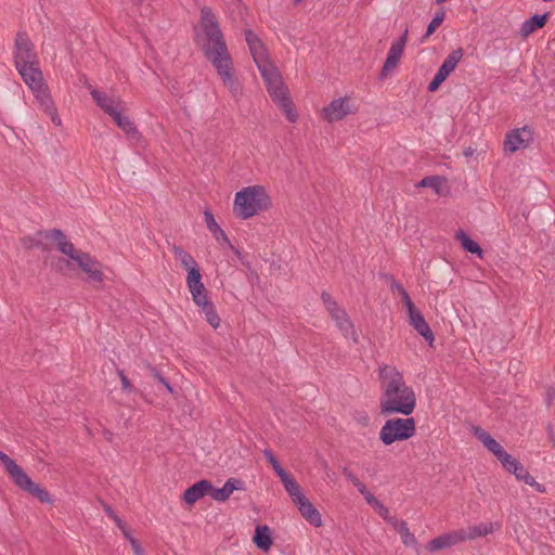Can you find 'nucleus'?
<instances>
[{
	"label": "nucleus",
	"instance_id": "obj_29",
	"mask_svg": "<svg viewBox=\"0 0 555 555\" xmlns=\"http://www.w3.org/2000/svg\"><path fill=\"white\" fill-rule=\"evenodd\" d=\"M90 94L96 105L108 115H111L118 107V104H120V101H116L114 98H111L106 93L96 89L91 90Z\"/></svg>",
	"mask_w": 555,
	"mask_h": 555
},
{
	"label": "nucleus",
	"instance_id": "obj_8",
	"mask_svg": "<svg viewBox=\"0 0 555 555\" xmlns=\"http://www.w3.org/2000/svg\"><path fill=\"white\" fill-rule=\"evenodd\" d=\"M463 55L464 51L462 48H457L448 54L427 87L429 92H435L440 88L442 82L455 69Z\"/></svg>",
	"mask_w": 555,
	"mask_h": 555
},
{
	"label": "nucleus",
	"instance_id": "obj_27",
	"mask_svg": "<svg viewBox=\"0 0 555 555\" xmlns=\"http://www.w3.org/2000/svg\"><path fill=\"white\" fill-rule=\"evenodd\" d=\"M245 40L248 44L254 61L261 60L262 57L267 56L266 48L262 41L251 29L245 30Z\"/></svg>",
	"mask_w": 555,
	"mask_h": 555
},
{
	"label": "nucleus",
	"instance_id": "obj_47",
	"mask_svg": "<svg viewBox=\"0 0 555 555\" xmlns=\"http://www.w3.org/2000/svg\"><path fill=\"white\" fill-rule=\"evenodd\" d=\"M400 295L402 297V301H403L404 306L406 307L409 313L416 309L414 302L411 300V298L405 289H402V293Z\"/></svg>",
	"mask_w": 555,
	"mask_h": 555
},
{
	"label": "nucleus",
	"instance_id": "obj_48",
	"mask_svg": "<svg viewBox=\"0 0 555 555\" xmlns=\"http://www.w3.org/2000/svg\"><path fill=\"white\" fill-rule=\"evenodd\" d=\"M15 461L10 457L7 453L2 452L0 450V465L3 467L4 472L10 468V466L14 463Z\"/></svg>",
	"mask_w": 555,
	"mask_h": 555
},
{
	"label": "nucleus",
	"instance_id": "obj_17",
	"mask_svg": "<svg viewBox=\"0 0 555 555\" xmlns=\"http://www.w3.org/2000/svg\"><path fill=\"white\" fill-rule=\"evenodd\" d=\"M76 263L85 273L88 274V280L90 282L99 284L103 282L101 264L94 258H92L90 254L87 253Z\"/></svg>",
	"mask_w": 555,
	"mask_h": 555
},
{
	"label": "nucleus",
	"instance_id": "obj_51",
	"mask_svg": "<svg viewBox=\"0 0 555 555\" xmlns=\"http://www.w3.org/2000/svg\"><path fill=\"white\" fill-rule=\"evenodd\" d=\"M130 544L132 546L134 555H143L144 550L140 545L139 541L137 539H130Z\"/></svg>",
	"mask_w": 555,
	"mask_h": 555
},
{
	"label": "nucleus",
	"instance_id": "obj_16",
	"mask_svg": "<svg viewBox=\"0 0 555 555\" xmlns=\"http://www.w3.org/2000/svg\"><path fill=\"white\" fill-rule=\"evenodd\" d=\"M211 489L212 483L209 480L201 479L185 489L182 499L186 504L193 505L205 495H208Z\"/></svg>",
	"mask_w": 555,
	"mask_h": 555
},
{
	"label": "nucleus",
	"instance_id": "obj_46",
	"mask_svg": "<svg viewBox=\"0 0 555 555\" xmlns=\"http://www.w3.org/2000/svg\"><path fill=\"white\" fill-rule=\"evenodd\" d=\"M118 375L121 382V388L124 391L132 392L135 391V388L131 384L130 379L125 375L124 371H118Z\"/></svg>",
	"mask_w": 555,
	"mask_h": 555
},
{
	"label": "nucleus",
	"instance_id": "obj_6",
	"mask_svg": "<svg viewBox=\"0 0 555 555\" xmlns=\"http://www.w3.org/2000/svg\"><path fill=\"white\" fill-rule=\"evenodd\" d=\"M321 298L326 310L335 321L336 326L339 328L343 335L346 338L352 339V341L357 344L359 341L358 334L356 333L354 325L348 318L345 309H341L336 300L326 292L321 294Z\"/></svg>",
	"mask_w": 555,
	"mask_h": 555
},
{
	"label": "nucleus",
	"instance_id": "obj_39",
	"mask_svg": "<svg viewBox=\"0 0 555 555\" xmlns=\"http://www.w3.org/2000/svg\"><path fill=\"white\" fill-rule=\"evenodd\" d=\"M222 489L230 496L235 490H245V482L242 479L229 478Z\"/></svg>",
	"mask_w": 555,
	"mask_h": 555
},
{
	"label": "nucleus",
	"instance_id": "obj_35",
	"mask_svg": "<svg viewBox=\"0 0 555 555\" xmlns=\"http://www.w3.org/2000/svg\"><path fill=\"white\" fill-rule=\"evenodd\" d=\"M202 311L205 314L206 321L214 328H217L220 325V318L216 311V308H215V305L212 301L206 302V305L202 307Z\"/></svg>",
	"mask_w": 555,
	"mask_h": 555
},
{
	"label": "nucleus",
	"instance_id": "obj_7",
	"mask_svg": "<svg viewBox=\"0 0 555 555\" xmlns=\"http://www.w3.org/2000/svg\"><path fill=\"white\" fill-rule=\"evenodd\" d=\"M37 105L49 117L55 127L62 126V119L59 115L54 101L51 98L50 90L46 83L42 72L37 67Z\"/></svg>",
	"mask_w": 555,
	"mask_h": 555
},
{
	"label": "nucleus",
	"instance_id": "obj_18",
	"mask_svg": "<svg viewBox=\"0 0 555 555\" xmlns=\"http://www.w3.org/2000/svg\"><path fill=\"white\" fill-rule=\"evenodd\" d=\"M10 479L20 489L27 491L29 493L35 492V487L31 478L25 473V470L14 462L10 468L5 470Z\"/></svg>",
	"mask_w": 555,
	"mask_h": 555
},
{
	"label": "nucleus",
	"instance_id": "obj_59",
	"mask_svg": "<svg viewBox=\"0 0 555 555\" xmlns=\"http://www.w3.org/2000/svg\"><path fill=\"white\" fill-rule=\"evenodd\" d=\"M105 512H106L107 516H108V517H111V518H113V515H116V514L114 513V511L112 509V507H111V506H108V505H107V506H105Z\"/></svg>",
	"mask_w": 555,
	"mask_h": 555
},
{
	"label": "nucleus",
	"instance_id": "obj_60",
	"mask_svg": "<svg viewBox=\"0 0 555 555\" xmlns=\"http://www.w3.org/2000/svg\"><path fill=\"white\" fill-rule=\"evenodd\" d=\"M473 153H474V151H473V149H472V147H468L467 150H465V151H464V155H465V156H467V157H468V156H472V155H473Z\"/></svg>",
	"mask_w": 555,
	"mask_h": 555
},
{
	"label": "nucleus",
	"instance_id": "obj_25",
	"mask_svg": "<svg viewBox=\"0 0 555 555\" xmlns=\"http://www.w3.org/2000/svg\"><path fill=\"white\" fill-rule=\"evenodd\" d=\"M387 522L390 524L393 529L400 534L402 543L405 546H416L417 540L415 535L410 532L408 524L405 520H399L396 517H390L387 519Z\"/></svg>",
	"mask_w": 555,
	"mask_h": 555
},
{
	"label": "nucleus",
	"instance_id": "obj_31",
	"mask_svg": "<svg viewBox=\"0 0 555 555\" xmlns=\"http://www.w3.org/2000/svg\"><path fill=\"white\" fill-rule=\"evenodd\" d=\"M284 485V488L291 496L293 503L298 501L305 494L300 490L298 482L287 473L284 477L280 478Z\"/></svg>",
	"mask_w": 555,
	"mask_h": 555
},
{
	"label": "nucleus",
	"instance_id": "obj_43",
	"mask_svg": "<svg viewBox=\"0 0 555 555\" xmlns=\"http://www.w3.org/2000/svg\"><path fill=\"white\" fill-rule=\"evenodd\" d=\"M208 495H210L217 502H225L229 499V495L222 488H215L214 486Z\"/></svg>",
	"mask_w": 555,
	"mask_h": 555
},
{
	"label": "nucleus",
	"instance_id": "obj_42",
	"mask_svg": "<svg viewBox=\"0 0 555 555\" xmlns=\"http://www.w3.org/2000/svg\"><path fill=\"white\" fill-rule=\"evenodd\" d=\"M37 501L52 505L54 503V496L44 488L37 485Z\"/></svg>",
	"mask_w": 555,
	"mask_h": 555
},
{
	"label": "nucleus",
	"instance_id": "obj_33",
	"mask_svg": "<svg viewBox=\"0 0 555 555\" xmlns=\"http://www.w3.org/2000/svg\"><path fill=\"white\" fill-rule=\"evenodd\" d=\"M186 283L191 293L205 288L202 282V274L198 267L192 268V270L188 271Z\"/></svg>",
	"mask_w": 555,
	"mask_h": 555
},
{
	"label": "nucleus",
	"instance_id": "obj_14",
	"mask_svg": "<svg viewBox=\"0 0 555 555\" xmlns=\"http://www.w3.org/2000/svg\"><path fill=\"white\" fill-rule=\"evenodd\" d=\"M473 434L501 463L504 460V455H508L502 446L481 427L474 426Z\"/></svg>",
	"mask_w": 555,
	"mask_h": 555
},
{
	"label": "nucleus",
	"instance_id": "obj_10",
	"mask_svg": "<svg viewBox=\"0 0 555 555\" xmlns=\"http://www.w3.org/2000/svg\"><path fill=\"white\" fill-rule=\"evenodd\" d=\"M271 99L275 102L285 113L286 118L291 122H295L297 119V114L293 107V101L287 93V88L284 82H279L275 86H270L267 88Z\"/></svg>",
	"mask_w": 555,
	"mask_h": 555
},
{
	"label": "nucleus",
	"instance_id": "obj_26",
	"mask_svg": "<svg viewBox=\"0 0 555 555\" xmlns=\"http://www.w3.org/2000/svg\"><path fill=\"white\" fill-rule=\"evenodd\" d=\"M548 17H550V13L546 12L544 14H534L530 18L525 21L520 27L521 37L526 38L533 31H535L540 28H543L545 26V24L547 23Z\"/></svg>",
	"mask_w": 555,
	"mask_h": 555
},
{
	"label": "nucleus",
	"instance_id": "obj_61",
	"mask_svg": "<svg viewBox=\"0 0 555 555\" xmlns=\"http://www.w3.org/2000/svg\"><path fill=\"white\" fill-rule=\"evenodd\" d=\"M232 249L234 250V254H235L238 258H242V254H241V251H240L237 248H235V247L233 246V248H232Z\"/></svg>",
	"mask_w": 555,
	"mask_h": 555
},
{
	"label": "nucleus",
	"instance_id": "obj_36",
	"mask_svg": "<svg viewBox=\"0 0 555 555\" xmlns=\"http://www.w3.org/2000/svg\"><path fill=\"white\" fill-rule=\"evenodd\" d=\"M446 16V12L443 9H439L436 13L430 23L427 25L425 38L431 36L436 29L443 23Z\"/></svg>",
	"mask_w": 555,
	"mask_h": 555
},
{
	"label": "nucleus",
	"instance_id": "obj_30",
	"mask_svg": "<svg viewBox=\"0 0 555 555\" xmlns=\"http://www.w3.org/2000/svg\"><path fill=\"white\" fill-rule=\"evenodd\" d=\"M455 238L461 243L462 248L473 255H477L478 258H482L483 250L480 245L475 242L466 232L459 230L455 233Z\"/></svg>",
	"mask_w": 555,
	"mask_h": 555
},
{
	"label": "nucleus",
	"instance_id": "obj_3",
	"mask_svg": "<svg viewBox=\"0 0 555 555\" xmlns=\"http://www.w3.org/2000/svg\"><path fill=\"white\" fill-rule=\"evenodd\" d=\"M271 206V198L263 186H247L236 193L234 198V214L248 219L259 211L267 210Z\"/></svg>",
	"mask_w": 555,
	"mask_h": 555
},
{
	"label": "nucleus",
	"instance_id": "obj_40",
	"mask_svg": "<svg viewBox=\"0 0 555 555\" xmlns=\"http://www.w3.org/2000/svg\"><path fill=\"white\" fill-rule=\"evenodd\" d=\"M149 370L152 374V376L158 382L160 383L165 388L166 390L169 392V393H173V388L171 387V385L169 384V382L159 373V371L152 366V365H149Z\"/></svg>",
	"mask_w": 555,
	"mask_h": 555
},
{
	"label": "nucleus",
	"instance_id": "obj_50",
	"mask_svg": "<svg viewBox=\"0 0 555 555\" xmlns=\"http://www.w3.org/2000/svg\"><path fill=\"white\" fill-rule=\"evenodd\" d=\"M374 508L377 511V513L387 521V519H389L390 517L388 516V508L383 504L380 503L379 501L376 503V505L374 506Z\"/></svg>",
	"mask_w": 555,
	"mask_h": 555
},
{
	"label": "nucleus",
	"instance_id": "obj_24",
	"mask_svg": "<svg viewBox=\"0 0 555 555\" xmlns=\"http://www.w3.org/2000/svg\"><path fill=\"white\" fill-rule=\"evenodd\" d=\"M253 542L259 550L263 552H268L271 548L273 540L271 535V530L268 525L256 526Z\"/></svg>",
	"mask_w": 555,
	"mask_h": 555
},
{
	"label": "nucleus",
	"instance_id": "obj_11",
	"mask_svg": "<svg viewBox=\"0 0 555 555\" xmlns=\"http://www.w3.org/2000/svg\"><path fill=\"white\" fill-rule=\"evenodd\" d=\"M408 41V29L395 41L388 52L387 59L380 70V78L385 79L398 65Z\"/></svg>",
	"mask_w": 555,
	"mask_h": 555
},
{
	"label": "nucleus",
	"instance_id": "obj_53",
	"mask_svg": "<svg viewBox=\"0 0 555 555\" xmlns=\"http://www.w3.org/2000/svg\"><path fill=\"white\" fill-rule=\"evenodd\" d=\"M366 502L372 505V506H375L376 503L378 502V500L371 493V492H367L365 494H363Z\"/></svg>",
	"mask_w": 555,
	"mask_h": 555
},
{
	"label": "nucleus",
	"instance_id": "obj_34",
	"mask_svg": "<svg viewBox=\"0 0 555 555\" xmlns=\"http://www.w3.org/2000/svg\"><path fill=\"white\" fill-rule=\"evenodd\" d=\"M446 182V178L441 176H428L423 178L417 186L420 188H431L437 194H441V186Z\"/></svg>",
	"mask_w": 555,
	"mask_h": 555
},
{
	"label": "nucleus",
	"instance_id": "obj_12",
	"mask_svg": "<svg viewBox=\"0 0 555 555\" xmlns=\"http://www.w3.org/2000/svg\"><path fill=\"white\" fill-rule=\"evenodd\" d=\"M533 140L532 131L529 127L517 128L509 131L504 140V150L515 153L520 149H525Z\"/></svg>",
	"mask_w": 555,
	"mask_h": 555
},
{
	"label": "nucleus",
	"instance_id": "obj_21",
	"mask_svg": "<svg viewBox=\"0 0 555 555\" xmlns=\"http://www.w3.org/2000/svg\"><path fill=\"white\" fill-rule=\"evenodd\" d=\"M255 63L263 78L267 88L282 82V77L278 72V68L267 59V56L255 61Z\"/></svg>",
	"mask_w": 555,
	"mask_h": 555
},
{
	"label": "nucleus",
	"instance_id": "obj_32",
	"mask_svg": "<svg viewBox=\"0 0 555 555\" xmlns=\"http://www.w3.org/2000/svg\"><path fill=\"white\" fill-rule=\"evenodd\" d=\"M172 253L175 254L176 258L181 261L182 267L186 271L192 270V268H197V263L194 260V258L189 253H186L181 246L173 245Z\"/></svg>",
	"mask_w": 555,
	"mask_h": 555
},
{
	"label": "nucleus",
	"instance_id": "obj_2",
	"mask_svg": "<svg viewBox=\"0 0 555 555\" xmlns=\"http://www.w3.org/2000/svg\"><path fill=\"white\" fill-rule=\"evenodd\" d=\"M378 375L382 380L380 414L411 415L416 406V396L413 388L406 385L403 375L390 365L379 367Z\"/></svg>",
	"mask_w": 555,
	"mask_h": 555
},
{
	"label": "nucleus",
	"instance_id": "obj_54",
	"mask_svg": "<svg viewBox=\"0 0 555 555\" xmlns=\"http://www.w3.org/2000/svg\"><path fill=\"white\" fill-rule=\"evenodd\" d=\"M528 485L533 487L540 493H545L546 492L545 486L537 482L534 478H533V482L532 483H528Z\"/></svg>",
	"mask_w": 555,
	"mask_h": 555
},
{
	"label": "nucleus",
	"instance_id": "obj_13",
	"mask_svg": "<svg viewBox=\"0 0 555 555\" xmlns=\"http://www.w3.org/2000/svg\"><path fill=\"white\" fill-rule=\"evenodd\" d=\"M350 102L347 98L334 99L323 111V118L328 122L338 121L349 114H353Z\"/></svg>",
	"mask_w": 555,
	"mask_h": 555
},
{
	"label": "nucleus",
	"instance_id": "obj_55",
	"mask_svg": "<svg viewBox=\"0 0 555 555\" xmlns=\"http://www.w3.org/2000/svg\"><path fill=\"white\" fill-rule=\"evenodd\" d=\"M353 486L359 490V492L361 494H365V493L369 492L367 489H366V486L363 482H361L359 479H358V481H356L353 483Z\"/></svg>",
	"mask_w": 555,
	"mask_h": 555
},
{
	"label": "nucleus",
	"instance_id": "obj_58",
	"mask_svg": "<svg viewBox=\"0 0 555 555\" xmlns=\"http://www.w3.org/2000/svg\"><path fill=\"white\" fill-rule=\"evenodd\" d=\"M125 538L130 542V539H134L131 533L129 532V530L127 529V527H125L124 529H121Z\"/></svg>",
	"mask_w": 555,
	"mask_h": 555
},
{
	"label": "nucleus",
	"instance_id": "obj_38",
	"mask_svg": "<svg viewBox=\"0 0 555 555\" xmlns=\"http://www.w3.org/2000/svg\"><path fill=\"white\" fill-rule=\"evenodd\" d=\"M263 454H264V457L267 459V461L270 463V465L272 466L273 470L275 472V474L282 478L284 477V475L287 474V472L281 466L280 462L278 461V459L274 456V454L272 453L271 450H268L266 449L263 451Z\"/></svg>",
	"mask_w": 555,
	"mask_h": 555
},
{
	"label": "nucleus",
	"instance_id": "obj_62",
	"mask_svg": "<svg viewBox=\"0 0 555 555\" xmlns=\"http://www.w3.org/2000/svg\"><path fill=\"white\" fill-rule=\"evenodd\" d=\"M112 435H113L112 433H106L105 434L106 438L109 439V440H111Z\"/></svg>",
	"mask_w": 555,
	"mask_h": 555
},
{
	"label": "nucleus",
	"instance_id": "obj_37",
	"mask_svg": "<svg viewBox=\"0 0 555 555\" xmlns=\"http://www.w3.org/2000/svg\"><path fill=\"white\" fill-rule=\"evenodd\" d=\"M490 532H492V525L481 522L479 525H476V526L469 528V532H468V534H466V539H475L478 537H485Z\"/></svg>",
	"mask_w": 555,
	"mask_h": 555
},
{
	"label": "nucleus",
	"instance_id": "obj_56",
	"mask_svg": "<svg viewBox=\"0 0 555 555\" xmlns=\"http://www.w3.org/2000/svg\"><path fill=\"white\" fill-rule=\"evenodd\" d=\"M116 526L121 530L126 527V525L124 524V521L117 516V515H113V518H112Z\"/></svg>",
	"mask_w": 555,
	"mask_h": 555
},
{
	"label": "nucleus",
	"instance_id": "obj_57",
	"mask_svg": "<svg viewBox=\"0 0 555 555\" xmlns=\"http://www.w3.org/2000/svg\"><path fill=\"white\" fill-rule=\"evenodd\" d=\"M391 288H392V289H397V291L399 292V294H401V293H402V289H404V288L402 287V285H401V284H399L397 281H393V282H392V284H391Z\"/></svg>",
	"mask_w": 555,
	"mask_h": 555
},
{
	"label": "nucleus",
	"instance_id": "obj_64",
	"mask_svg": "<svg viewBox=\"0 0 555 555\" xmlns=\"http://www.w3.org/2000/svg\"><path fill=\"white\" fill-rule=\"evenodd\" d=\"M294 1H295V3H298V2H300L301 0H294Z\"/></svg>",
	"mask_w": 555,
	"mask_h": 555
},
{
	"label": "nucleus",
	"instance_id": "obj_20",
	"mask_svg": "<svg viewBox=\"0 0 555 555\" xmlns=\"http://www.w3.org/2000/svg\"><path fill=\"white\" fill-rule=\"evenodd\" d=\"M255 63L263 78L267 88L282 82V77L278 72V68L267 59V56L255 61Z\"/></svg>",
	"mask_w": 555,
	"mask_h": 555
},
{
	"label": "nucleus",
	"instance_id": "obj_19",
	"mask_svg": "<svg viewBox=\"0 0 555 555\" xmlns=\"http://www.w3.org/2000/svg\"><path fill=\"white\" fill-rule=\"evenodd\" d=\"M300 515L312 526L321 527L322 518L320 512L317 507L306 498V495L301 496L298 501L294 503Z\"/></svg>",
	"mask_w": 555,
	"mask_h": 555
},
{
	"label": "nucleus",
	"instance_id": "obj_52",
	"mask_svg": "<svg viewBox=\"0 0 555 555\" xmlns=\"http://www.w3.org/2000/svg\"><path fill=\"white\" fill-rule=\"evenodd\" d=\"M343 475L346 477L347 480H349L352 485L358 481V477L349 470L347 467H343Z\"/></svg>",
	"mask_w": 555,
	"mask_h": 555
},
{
	"label": "nucleus",
	"instance_id": "obj_63",
	"mask_svg": "<svg viewBox=\"0 0 555 555\" xmlns=\"http://www.w3.org/2000/svg\"><path fill=\"white\" fill-rule=\"evenodd\" d=\"M446 1H447V0H436V3H437V4H441V3L446 2Z\"/></svg>",
	"mask_w": 555,
	"mask_h": 555
},
{
	"label": "nucleus",
	"instance_id": "obj_1",
	"mask_svg": "<svg viewBox=\"0 0 555 555\" xmlns=\"http://www.w3.org/2000/svg\"><path fill=\"white\" fill-rule=\"evenodd\" d=\"M199 26L205 41L201 44L205 57L211 63L233 98L242 95V86L235 77L232 56L215 13L209 7L201 9Z\"/></svg>",
	"mask_w": 555,
	"mask_h": 555
},
{
	"label": "nucleus",
	"instance_id": "obj_28",
	"mask_svg": "<svg viewBox=\"0 0 555 555\" xmlns=\"http://www.w3.org/2000/svg\"><path fill=\"white\" fill-rule=\"evenodd\" d=\"M109 116L129 138L137 139L139 137V131L137 130L134 124L128 116L121 115V113L118 111V107Z\"/></svg>",
	"mask_w": 555,
	"mask_h": 555
},
{
	"label": "nucleus",
	"instance_id": "obj_45",
	"mask_svg": "<svg viewBox=\"0 0 555 555\" xmlns=\"http://www.w3.org/2000/svg\"><path fill=\"white\" fill-rule=\"evenodd\" d=\"M205 222L207 225V229L212 233L215 230L219 228V224L217 223L212 212L210 210H205Z\"/></svg>",
	"mask_w": 555,
	"mask_h": 555
},
{
	"label": "nucleus",
	"instance_id": "obj_15",
	"mask_svg": "<svg viewBox=\"0 0 555 555\" xmlns=\"http://www.w3.org/2000/svg\"><path fill=\"white\" fill-rule=\"evenodd\" d=\"M466 533L464 531H455L450 533L441 534L430 540L426 546L429 552H436L439 550L448 548L455 545L456 543L464 541Z\"/></svg>",
	"mask_w": 555,
	"mask_h": 555
},
{
	"label": "nucleus",
	"instance_id": "obj_4",
	"mask_svg": "<svg viewBox=\"0 0 555 555\" xmlns=\"http://www.w3.org/2000/svg\"><path fill=\"white\" fill-rule=\"evenodd\" d=\"M35 54L33 43L25 33H18L16 37L15 65L24 82L33 91L35 89Z\"/></svg>",
	"mask_w": 555,
	"mask_h": 555
},
{
	"label": "nucleus",
	"instance_id": "obj_23",
	"mask_svg": "<svg viewBox=\"0 0 555 555\" xmlns=\"http://www.w3.org/2000/svg\"><path fill=\"white\" fill-rule=\"evenodd\" d=\"M502 465L508 473L514 474L518 480H521L525 483L533 482V477L529 474V472L518 460L513 457L511 454L504 455Z\"/></svg>",
	"mask_w": 555,
	"mask_h": 555
},
{
	"label": "nucleus",
	"instance_id": "obj_41",
	"mask_svg": "<svg viewBox=\"0 0 555 555\" xmlns=\"http://www.w3.org/2000/svg\"><path fill=\"white\" fill-rule=\"evenodd\" d=\"M192 299L193 301L195 302L196 306L198 307H203L206 305V302H210L211 300L208 298L207 296V291L206 288L204 289H201V291H195V292H192Z\"/></svg>",
	"mask_w": 555,
	"mask_h": 555
},
{
	"label": "nucleus",
	"instance_id": "obj_22",
	"mask_svg": "<svg viewBox=\"0 0 555 555\" xmlns=\"http://www.w3.org/2000/svg\"><path fill=\"white\" fill-rule=\"evenodd\" d=\"M410 324L415 328V331L424 337V339L433 345L435 340V335L429 327L428 323L425 321L423 314L418 309H415L409 313Z\"/></svg>",
	"mask_w": 555,
	"mask_h": 555
},
{
	"label": "nucleus",
	"instance_id": "obj_5",
	"mask_svg": "<svg viewBox=\"0 0 555 555\" xmlns=\"http://www.w3.org/2000/svg\"><path fill=\"white\" fill-rule=\"evenodd\" d=\"M416 433V424L413 417H396L385 422L379 431V439L385 446L396 441H404L412 438Z\"/></svg>",
	"mask_w": 555,
	"mask_h": 555
},
{
	"label": "nucleus",
	"instance_id": "obj_44",
	"mask_svg": "<svg viewBox=\"0 0 555 555\" xmlns=\"http://www.w3.org/2000/svg\"><path fill=\"white\" fill-rule=\"evenodd\" d=\"M212 235L218 243H220V244L225 243L229 247L233 248L231 241L229 240L228 235L220 227L212 232Z\"/></svg>",
	"mask_w": 555,
	"mask_h": 555
},
{
	"label": "nucleus",
	"instance_id": "obj_9",
	"mask_svg": "<svg viewBox=\"0 0 555 555\" xmlns=\"http://www.w3.org/2000/svg\"><path fill=\"white\" fill-rule=\"evenodd\" d=\"M37 237L52 240L57 243V249L69 259L77 262L87 253L75 248L74 244L66 240L65 234L60 229L37 231Z\"/></svg>",
	"mask_w": 555,
	"mask_h": 555
},
{
	"label": "nucleus",
	"instance_id": "obj_49",
	"mask_svg": "<svg viewBox=\"0 0 555 555\" xmlns=\"http://www.w3.org/2000/svg\"><path fill=\"white\" fill-rule=\"evenodd\" d=\"M56 268L60 272L65 273L68 270H72V263L67 259L60 258L56 262Z\"/></svg>",
	"mask_w": 555,
	"mask_h": 555
}]
</instances>
